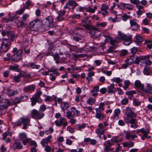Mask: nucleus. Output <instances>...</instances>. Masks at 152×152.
<instances>
[{"label":"nucleus","instance_id":"nucleus-1","mask_svg":"<svg viewBox=\"0 0 152 152\" xmlns=\"http://www.w3.org/2000/svg\"><path fill=\"white\" fill-rule=\"evenodd\" d=\"M30 120L29 118L25 116H23L19 118L16 121L12 122L14 126H20L23 124V129H27V126L30 125Z\"/></svg>","mask_w":152,"mask_h":152},{"label":"nucleus","instance_id":"nucleus-2","mask_svg":"<svg viewBox=\"0 0 152 152\" xmlns=\"http://www.w3.org/2000/svg\"><path fill=\"white\" fill-rule=\"evenodd\" d=\"M116 39L118 41L124 40L123 44L126 45H129L132 42L131 36H128L122 33L121 31H118V36L116 37Z\"/></svg>","mask_w":152,"mask_h":152},{"label":"nucleus","instance_id":"nucleus-3","mask_svg":"<svg viewBox=\"0 0 152 152\" xmlns=\"http://www.w3.org/2000/svg\"><path fill=\"white\" fill-rule=\"evenodd\" d=\"M1 102L2 104L0 105V115L4 114L6 113L8 107L12 104L10 101L7 99L1 100Z\"/></svg>","mask_w":152,"mask_h":152},{"label":"nucleus","instance_id":"nucleus-4","mask_svg":"<svg viewBox=\"0 0 152 152\" xmlns=\"http://www.w3.org/2000/svg\"><path fill=\"white\" fill-rule=\"evenodd\" d=\"M133 108L130 107H127L125 110V112L126 117H124V121H126L134 118L137 116V114L133 111Z\"/></svg>","mask_w":152,"mask_h":152},{"label":"nucleus","instance_id":"nucleus-5","mask_svg":"<svg viewBox=\"0 0 152 152\" xmlns=\"http://www.w3.org/2000/svg\"><path fill=\"white\" fill-rule=\"evenodd\" d=\"M31 115L32 118L36 119H40L45 115L44 113L36 109L33 110L31 112Z\"/></svg>","mask_w":152,"mask_h":152},{"label":"nucleus","instance_id":"nucleus-6","mask_svg":"<svg viewBox=\"0 0 152 152\" xmlns=\"http://www.w3.org/2000/svg\"><path fill=\"white\" fill-rule=\"evenodd\" d=\"M10 44V41L7 39H4L0 47L1 52H6L9 49Z\"/></svg>","mask_w":152,"mask_h":152},{"label":"nucleus","instance_id":"nucleus-7","mask_svg":"<svg viewBox=\"0 0 152 152\" xmlns=\"http://www.w3.org/2000/svg\"><path fill=\"white\" fill-rule=\"evenodd\" d=\"M105 39L104 40L105 43L109 42L110 44L114 47L118 45V42H119L118 40L116 39V37L113 39L109 35H105Z\"/></svg>","mask_w":152,"mask_h":152},{"label":"nucleus","instance_id":"nucleus-8","mask_svg":"<svg viewBox=\"0 0 152 152\" xmlns=\"http://www.w3.org/2000/svg\"><path fill=\"white\" fill-rule=\"evenodd\" d=\"M23 53L22 50L19 49L16 53L13 55L11 57V59L12 60L15 62H18L22 59V54Z\"/></svg>","mask_w":152,"mask_h":152},{"label":"nucleus","instance_id":"nucleus-9","mask_svg":"<svg viewBox=\"0 0 152 152\" xmlns=\"http://www.w3.org/2000/svg\"><path fill=\"white\" fill-rule=\"evenodd\" d=\"M55 123L57 126H60L63 125V126L65 127L68 124L66 119L63 118H61L60 119V121H56Z\"/></svg>","mask_w":152,"mask_h":152},{"label":"nucleus","instance_id":"nucleus-10","mask_svg":"<svg viewBox=\"0 0 152 152\" xmlns=\"http://www.w3.org/2000/svg\"><path fill=\"white\" fill-rule=\"evenodd\" d=\"M130 24L131 27L132 28V30L135 31L137 30L139 25L135 19H132L130 20Z\"/></svg>","mask_w":152,"mask_h":152},{"label":"nucleus","instance_id":"nucleus-11","mask_svg":"<svg viewBox=\"0 0 152 152\" xmlns=\"http://www.w3.org/2000/svg\"><path fill=\"white\" fill-rule=\"evenodd\" d=\"M47 54L48 56H52L55 60H58L59 59V55L57 53L56 50L54 49H52L50 52H48L47 53Z\"/></svg>","mask_w":152,"mask_h":152},{"label":"nucleus","instance_id":"nucleus-12","mask_svg":"<svg viewBox=\"0 0 152 152\" xmlns=\"http://www.w3.org/2000/svg\"><path fill=\"white\" fill-rule=\"evenodd\" d=\"M92 35L94 37H97L100 35V32L97 28H93L90 32Z\"/></svg>","mask_w":152,"mask_h":152},{"label":"nucleus","instance_id":"nucleus-13","mask_svg":"<svg viewBox=\"0 0 152 152\" xmlns=\"http://www.w3.org/2000/svg\"><path fill=\"white\" fill-rule=\"evenodd\" d=\"M136 119L135 118H132L130 119V120H128L127 121H125V122L128 124L129 123L131 124L130 127L131 128H133L134 129H136L138 127V126L137 125V123L136 122Z\"/></svg>","mask_w":152,"mask_h":152},{"label":"nucleus","instance_id":"nucleus-14","mask_svg":"<svg viewBox=\"0 0 152 152\" xmlns=\"http://www.w3.org/2000/svg\"><path fill=\"white\" fill-rule=\"evenodd\" d=\"M23 147V145L18 140H15L12 145V148L14 150L17 149H21Z\"/></svg>","mask_w":152,"mask_h":152},{"label":"nucleus","instance_id":"nucleus-15","mask_svg":"<svg viewBox=\"0 0 152 152\" xmlns=\"http://www.w3.org/2000/svg\"><path fill=\"white\" fill-rule=\"evenodd\" d=\"M96 132L97 134L103 135L104 132V126L102 123H100L98 125V128L96 130Z\"/></svg>","mask_w":152,"mask_h":152},{"label":"nucleus","instance_id":"nucleus-16","mask_svg":"<svg viewBox=\"0 0 152 152\" xmlns=\"http://www.w3.org/2000/svg\"><path fill=\"white\" fill-rule=\"evenodd\" d=\"M35 86L34 85H31L26 86L23 88V91L25 93L30 92L31 91H34Z\"/></svg>","mask_w":152,"mask_h":152},{"label":"nucleus","instance_id":"nucleus-17","mask_svg":"<svg viewBox=\"0 0 152 152\" xmlns=\"http://www.w3.org/2000/svg\"><path fill=\"white\" fill-rule=\"evenodd\" d=\"M18 92L17 90H12L10 88H8L7 90V94L9 97L13 96L17 94Z\"/></svg>","mask_w":152,"mask_h":152},{"label":"nucleus","instance_id":"nucleus-18","mask_svg":"<svg viewBox=\"0 0 152 152\" xmlns=\"http://www.w3.org/2000/svg\"><path fill=\"white\" fill-rule=\"evenodd\" d=\"M146 87V89H145L144 87V89L142 90V91L146 94H152V86H151V84L147 83Z\"/></svg>","mask_w":152,"mask_h":152},{"label":"nucleus","instance_id":"nucleus-19","mask_svg":"<svg viewBox=\"0 0 152 152\" xmlns=\"http://www.w3.org/2000/svg\"><path fill=\"white\" fill-rule=\"evenodd\" d=\"M107 90L108 94L114 93L116 91V88L114 87L113 83L107 87Z\"/></svg>","mask_w":152,"mask_h":152},{"label":"nucleus","instance_id":"nucleus-20","mask_svg":"<svg viewBox=\"0 0 152 152\" xmlns=\"http://www.w3.org/2000/svg\"><path fill=\"white\" fill-rule=\"evenodd\" d=\"M39 23H40V21L38 18H37L30 23L29 27L31 28H37V25Z\"/></svg>","mask_w":152,"mask_h":152},{"label":"nucleus","instance_id":"nucleus-21","mask_svg":"<svg viewBox=\"0 0 152 152\" xmlns=\"http://www.w3.org/2000/svg\"><path fill=\"white\" fill-rule=\"evenodd\" d=\"M53 20L51 16H49L46 18V24L48 27H51L53 25Z\"/></svg>","mask_w":152,"mask_h":152},{"label":"nucleus","instance_id":"nucleus-22","mask_svg":"<svg viewBox=\"0 0 152 152\" xmlns=\"http://www.w3.org/2000/svg\"><path fill=\"white\" fill-rule=\"evenodd\" d=\"M21 99L20 97H16L14 100H12L11 101V100L10 101L11 104H12L11 105L13 104L15 105L21 102Z\"/></svg>","mask_w":152,"mask_h":152},{"label":"nucleus","instance_id":"nucleus-23","mask_svg":"<svg viewBox=\"0 0 152 152\" xmlns=\"http://www.w3.org/2000/svg\"><path fill=\"white\" fill-rule=\"evenodd\" d=\"M134 86L136 87L140 88L142 90L144 89V85L141 84L140 81L139 80H136L135 81Z\"/></svg>","mask_w":152,"mask_h":152},{"label":"nucleus","instance_id":"nucleus-24","mask_svg":"<svg viewBox=\"0 0 152 152\" xmlns=\"http://www.w3.org/2000/svg\"><path fill=\"white\" fill-rule=\"evenodd\" d=\"M134 145V143L132 141H130L128 142L123 143V145L125 148H131L133 147Z\"/></svg>","mask_w":152,"mask_h":152},{"label":"nucleus","instance_id":"nucleus-25","mask_svg":"<svg viewBox=\"0 0 152 152\" xmlns=\"http://www.w3.org/2000/svg\"><path fill=\"white\" fill-rule=\"evenodd\" d=\"M121 5H123V6L124 8L127 9L129 10H132L134 7V6L129 4H125L124 3H122Z\"/></svg>","mask_w":152,"mask_h":152},{"label":"nucleus","instance_id":"nucleus-26","mask_svg":"<svg viewBox=\"0 0 152 152\" xmlns=\"http://www.w3.org/2000/svg\"><path fill=\"white\" fill-rule=\"evenodd\" d=\"M69 105L67 102H63L61 103V108L63 110L65 111L68 109Z\"/></svg>","mask_w":152,"mask_h":152},{"label":"nucleus","instance_id":"nucleus-27","mask_svg":"<svg viewBox=\"0 0 152 152\" xmlns=\"http://www.w3.org/2000/svg\"><path fill=\"white\" fill-rule=\"evenodd\" d=\"M121 113V110L119 109H115L114 111V115L113 116V118L114 119H118V116Z\"/></svg>","mask_w":152,"mask_h":152},{"label":"nucleus","instance_id":"nucleus-28","mask_svg":"<svg viewBox=\"0 0 152 152\" xmlns=\"http://www.w3.org/2000/svg\"><path fill=\"white\" fill-rule=\"evenodd\" d=\"M104 105V103L103 102L101 103L99 106V108L96 109V112H101L102 111H103L104 110V108L103 107Z\"/></svg>","mask_w":152,"mask_h":152},{"label":"nucleus","instance_id":"nucleus-29","mask_svg":"<svg viewBox=\"0 0 152 152\" xmlns=\"http://www.w3.org/2000/svg\"><path fill=\"white\" fill-rule=\"evenodd\" d=\"M27 65L29 67H30L32 69H38L40 67V65L36 64L34 63H29L27 64Z\"/></svg>","mask_w":152,"mask_h":152},{"label":"nucleus","instance_id":"nucleus-30","mask_svg":"<svg viewBox=\"0 0 152 152\" xmlns=\"http://www.w3.org/2000/svg\"><path fill=\"white\" fill-rule=\"evenodd\" d=\"M95 117L98 119L100 120H102L104 118V114L101 113V112H97L95 115Z\"/></svg>","mask_w":152,"mask_h":152},{"label":"nucleus","instance_id":"nucleus-31","mask_svg":"<svg viewBox=\"0 0 152 152\" xmlns=\"http://www.w3.org/2000/svg\"><path fill=\"white\" fill-rule=\"evenodd\" d=\"M31 105L32 106L34 105L37 102L39 103H41L42 102V100L41 99L38 101L37 99L35 98L34 97L31 98Z\"/></svg>","mask_w":152,"mask_h":152},{"label":"nucleus","instance_id":"nucleus-32","mask_svg":"<svg viewBox=\"0 0 152 152\" xmlns=\"http://www.w3.org/2000/svg\"><path fill=\"white\" fill-rule=\"evenodd\" d=\"M71 110L72 112L74 115L78 116L80 114V112L77 110L75 107H72L71 108Z\"/></svg>","mask_w":152,"mask_h":152},{"label":"nucleus","instance_id":"nucleus-33","mask_svg":"<svg viewBox=\"0 0 152 152\" xmlns=\"http://www.w3.org/2000/svg\"><path fill=\"white\" fill-rule=\"evenodd\" d=\"M108 8V6L106 4H103L101 6V11H103L104 12L108 14L107 10Z\"/></svg>","mask_w":152,"mask_h":152},{"label":"nucleus","instance_id":"nucleus-34","mask_svg":"<svg viewBox=\"0 0 152 152\" xmlns=\"http://www.w3.org/2000/svg\"><path fill=\"white\" fill-rule=\"evenodd\" d=\"M134 39L135 42L137 43H140L143 41V39L139 35H136Z\"/></svg>","mask_w":152,"mask_h":152},{"label":"nucleus","instance_id":"nucleus-35","mask_svg":"<svg viewBox=\"0 0 152 152\" xmlns=\"http://www.w3.org/2000/svg\"><path fill=\"white\" fill-rule=\"evenodd\" d=\"M110 140L113 143H118L121 141V139H118V137L117 136L113 137Z\"/></svg>","mask_w":152,"mask_h":152},{"label":"nucleus","instance_id":"nucleus-36","mask_svg":"<svg viewBox=\"0 0 152 152\" xmlns=\"http://www.w3.org/2000/svg\"><path fill=\"white\" fill-rule=\"evenodd\" d=\"M141 103V101H140L138 99L136 98H134L133 102L134 105L135 106H138L140 105Z\"/></svg>","mask_w":152,"mask_h":152},{"label":"nucleus","instance_id":"nucleus-37","mask_svg":"<svg viewBox=\"0 0 152 152\" xmlns=\"http://www.w3.org/2000/svg\"><path fill=\"white\" fill-rule=\"evenodd\" d=\"M19 65H16L14 66H10L9 69L10 70H14L17 72H19V70L18 69Z\"/></svg>","mask_w":152,"mask_h":152},{"label":"nucleus","instance_id":"nucleus-38","mask_svg":"<svg viewBox=\"0 0 152 152\" xmlns=\"http://www.w3.org/2000/svg\"><path fill=\"white\" fill-rule=\"evenodd\" d=\"M86 126V124L85 123L81 125H76V129L77 130H81L82 129H84Z\"/></svg>","mask_w":152,"mask_h":152},{"label":"nucleus","instance_id":"nucleus-39","mask_svg":"<svg viewBox=\"0 0 152 152\" xmlns=\"http://www.w3.org/2000/svg\"><path fill=\"white\" fill-rule=\"evenodd\" d=\"M25 6H24L23 8L19 10L16 11L15 13L19 15H22L25 10Z\"/></svg>","mask_w":152,"mask_h":152},{"label":"nucleus","instance_id":"nucleus-40","mask_svg":"<svg viewBox=\"0 0 152 152\" xmlns=\"http://www.w3.org/2000/svg\"><path fill=\"white\" fill-rule=\"evenodd\" d=\"M68 4H69V6H73L74 7L78 6L77 4L75 1L74 0L69 1L68 2Z\"/></svg>","mask_w":152,"mask_h":152},{"label":"nucleus","instance_id":"nucleus-41","mask_svg":"<svg viewBox=\"0 0 152 152\" xmlns=\"http://www.w3.org/2000/svg\"><path fill=\"white\" fill-rule=\"evenodd\" d=\"M132 133L131 132L126 131L125 132V138L127 140H130L131 137H132Z\"/></svg>","mask_w":152,"mask_h":152},{"label":"nucleus","instance_id":"nucleus-42","mask_svg":"<svg viewBox=\"0 0 152 152\" xmlns=\"http://www.w3.org/2000/svg\"><path fill=\"white\" fill-rule=\"evenodd\" d=\"M128 53V51L126 50H122L120 51V56H124Z\"/></svg>","mask_w":152,"mask_h":152},{"label":"nucleus","instance_id":"nucleus-43","mask_svg":"<svg viewBox=\"0 0 152 152\" xmlns=\"http://www.w3.org/2000/svg\"><path fill=\"white\" fill-rule=\"evenodd\" d=\"M42 94V92L40 91H38L34 95L35 98L39 100L40 98V95Z\"/></svg>","mask_w":152,"mask_h":152},{"label":"nucleus","instance_id":"nucleus-44","mask_svg":"<svg viewBox=\"0 0 152 152\" xmlns=\"http://www.w3.org/2000/svg\"><path fill=\"white\" fill-rule=\"evenodd\" d=\"M95 101V100L92 97H91L88 100L87 102L88 104L92 105L94 104Z\"/></svg>","mask_w":152,"mask_h":152},{"label":"nucleus","instance_id":"nucleus-45","mask_svg":"<svg viewBox=\"0 0 152 152\" xmlns=\"http://www.w3.org/2000/svg\"><path fill=\"white\" fill-rule=\"evenodd\" d=\"M114 145V144L110 140L106 141L103 143L104 146L107 145L109 146H111Z\"/></svg>","mask_w":152,"mask_h":152},{"label":"nucleus","instance_id":"nucleus-46","mask_svg":"<svg viewBox=\"0 0 152 152\" xmlns=\"http://www.w3.org/2000/svg\"><path fill=\"white\" fill-rule=\"evenodd\" d=\"M21 78L20 77L19 75L17 76H14L13 77V79L15 83H19L21 81Z\"/></svg>","mask_w":152,"mask_h":152},{"label":"nucleus","instance_id":"nucleus-47","mask_svg":"<svg viewBox=\"0 0 152 152\" xmlns=\"http://www.w3.org/2000/svg\"><path fill=\"white\" fill-rule=\"evenodd\" d=\"M10 33H12L11 31H6V30H3L1 32V34L3 36L7 35L9 36Z\"/></svg>","mask_w":152,"mask_h":152},{"label":"nucleus","instance_id":"nucleus-48","mask_svg":"<svg viewBox=\"0 0 152 152\" xmlns=\"http://www.w3.org/2000/svg\"><path fill=\"white\" fill-rule=\"evenodd\" d=\"M144 73L147 75H149L150 74L149 68L145 66L144 69Z\"/></svg>","mask_w":152,"mask_h":152},{"label":"nucleus","instance_id":"nucleus-49","mask_svg":"<svg viewBox=\"0 0 152 152\" xmlns=\"http://www.w3.org/2000/svg\"><path fill=\"white\" fill-rule=\"evenodd\" d=\"M122 17V19L124 21H126L128 19H129L130 18H132V17H131L129 15H128L126 13H125Z\"/></svg>","mask_w":152,"mask_h":152},{"label":"nucleus","instance_id":"nucleus-50","mask_svg":"<svg viewBox=\"0 0 152 152\" xmlns=\"http://www.w3.org/2000/svg\"><path fill=\"white\" fill-rule=\"evenodd\" d=\"M129 103V100L127 98H124L121 101V104L123 105L127 104Z\"/></svg>","mask_w":152,"mask_h":152},{"label":"nucleus","instance_id":"nucleus-51","mask_svg":"<svg viewBox=\"0 0 152 152\" xmlns=\"http://www.w3.org/2000/svg\"><path fill=\"white\" fill-rule=\"evenodd\" d=\"M105 146L104 148V151L106 152H109V151H112L114 149L113 148H111V146H109L107 145L104 146Z\"/></svg>","mask_w":152,"mask_h":152},{"label":"nucleus","instance_id":"nucleus-52","mask_svg":"<svg viewBox=\"0 0 152 152\" xmlns=\"http://www.w3.org/2000/svg\"><path fill=\"white\" fill-rule=\"evenodd\" d=\"M85 9L86 10V11L87 12L92 13H94L95 12L94 10H93V9L91 8L90 6H89L88 7L85 8Z\"/></svg>","mask_w":152,"mask_h":152},{"label":"nucleus","instance_id":"nucleus-53","mask_svg":"<svg viewBox=\"0 0 152 152\" xmlns=\"http://www.w3.org/2000/svg\"><path fill=\"white\" fill-rule=\"evenodd\" d=\"M107 25V23L104 22L102 23H97L96 24V26L98 27H105Z\"/></svg>","mask_w":152,"mask_h":152},{"label":"nucleus","instance_id":"nucleus-54","mask_svg":"<svg viewBox=\"0 0 152 152\" xmlns=\"http://www.w3.org/2000/svg\"><path fill=\"white\" fill-rule=\"evenodd\" d=\"M48 142L44 138L41 140V144L42 146H45L46 145H48Z\"/></svg>","mask_w":152,"mask_h":152},{"label":"nucleus","instance_id":"nucleus-55","mask_svg":"<svg viewBox=\"0 0 152 152\" xmlns=\"http://www.w3.org/2000/svg\"><path fill=\"white\" fill-rule=\"evenodd\" d=\"M19 137L20 139L22 140L27 138L26 135L25 133H22L20 134Z\"/></svg>","mask_w":152,"mask_h":152},{"label":"nucleus","instance_id":"nucleus-56","mask_svg":"<svg viewBox=\"0 0 152 152\" xmlns=\"http://www.w3.org/2000/svg\"><path fill=\"white\" fill-rule=\"evenodd\" d=\"M130 2L132 4H135L136 5L140 4V1L139 0H130Z\"/></svg>","mask_w":152,"mask_h":152},{"label":"nucleus","instance_id":"nucleus-57","mask_svg":"<svg viewBox=\"0 0 152 152\" xmlns=\"http://www.w3.org/2000/svg\"><path fill=\"white\" fill-rule=\"evenodd\" d=\"M136 91H127L126 93V95H133L136 94Z\"/></svg>","mask_w":152,"mask_h":152},{"label":"nucleus","instance_id":"nucleus-58","mask_svg":"<svg viewBox=\"0 0 152 152\" xmlns=\"http://www.w3.org/2000/svg\"><path fill=\"white\" fill-rule=\"evenodd\" d=\"M29 15L28 14H25L23 15L22 17V19L24 21H26V20L29 17Z\"/></svg>","mask_w":152,"mask_h":152},{"label":"nucleus","instance_id":"nucleus-59","mask_svg":"<svg viewBox=\"0 0 152 152\" xmlns=\"http://www.w3.org/2000/svg\"><path fill=\"white\" fill-rule=\"evenodd\" d=\"M129 65L128 64V62H127L125 61V63L122 65L121 68L122 69H126Z\"/></svg>","mask_w":152,"mask_h":152},{"label":"nucleus","instance_id":"nucleus-60","mask_svg":"<svg viewBox=\"0 0 152 152\" xmlns=\"http://www.w3.org/2000/svg\"><path fill=\"white\" fill-rule=\"evenodd\" d=\"M72 111H68L66 112V117L67 118L69 119H70V118L72 116Z\"/></svg>","mask_w":152,"mask_h":152},{"label":"nucleus","instance_id":"nucleus-61","mask_svg":"<svg viewBox=\"0 0 152 152\" xmlns=\"http://www.w3.org/2000/svg\"><path fill=\"white\" fill-rule=\"evenodd\" d=\"M26 8L27 9H29V7L30 6H33V4L32 3V2L29 1L28 0L26 2Z\"/></svg>","mask_w":152,"mask_h":152},{"label":"nucleus","instance_id":"nucleus-62","mask_svg":"<svg viewBox=\"0 0 152 152\" xmlns=\"http://www.w3.org/2000/svg\"><path fill=\"white\" fill-rule=\"evenodd\" d=\"M23 20H20L19 22V26H18L19 27H24L25 26V24L24 23V22Z\"/></svg>","mask_w":152,"mask_h":152},{"label":"nucleus","instance_id":"nucleus-63","mask_svg":"<svg viewBox=\"0 0 152 152\" xmlns=\"http://www.w3.org/2000/svg\"><path fill=\"white\" fill-rule=\"evenodd\" d=\"M45 147L44 150L45 151L47 152H50L51 151V148L49 146L47 145Z\"/></svg>","mask_w":152,"mask_h":152},{"label":"nucleus","instance_id":"nucleus-64","mask_svg":"<svg viewBox=\"0 0 152 152\" xmlns=\"http://www.w3.org/2000/svg\"><path fill=\"white\" fill-rule=\"evenodd\" d=\"M100 92L102 94H105L106 92H107V89L106 88H103L100 89Z\"/></svg>","mask_w":152,"mask_h":152}]
</instances>
